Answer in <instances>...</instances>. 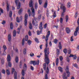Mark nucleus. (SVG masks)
Instances as JSON below:
<instances>
[{"label": "nucleus", "mask_w": 79, "mask_h": 79, "mask_svg": "<svg viewBox=\"0 0 79 79\" xmlns=\"http://www.w3.org/2000/svg\"><path fill=\"white\" fill-rule=\"evenodd\" d=\"M50 35V31H49L47 33V35H46L45 38L46 40V48L44 49V52L45 53L44 60L46 63H50V60L49 59V58H48V55L50 53L49 48L47 49L48 47V38L49 37V35Z\"/></svg>", "instance_id": "obj_1"}, {"label": "nucleus", "mask_w": 79, "mask_h": 79, "mask_svg": "<svg viewBox=\"0 0 79 79\" xmlns=\"http://www.w3.org/2000/svg\"><path fill=\"white\" fill-rule=\"evenodd\" d=\"M29 6L30 7H31V10L32 13L31 15L32 16H34V15H35V10L33 7V2H32V1H30Z\"/></svg>", "instance_id": "obj_2"}, {"label": "nucleus", "mask_w": 79, "mask_h": 79, "mask_svg": "<svg viewBox=\"0 0 79 79\" xmlns=\"http://www.w3.org/2000/svg\"><path fill=\"white\" fill-rule=\"evenodd\" d=\"M60 9L62 10L63 12L61 14V16L62 17H64V13L66 12V9L65 7V6H64L63 4H62L60 6Z\"/></svg>", "instance_id": "obj_3"}, {"label": "nucleus", "mask_w": 79, "mask_h": 79, "mask_svg": "<svg viewBox=\"0 0 79 79\" xmlns=\"http://www.w3.org/2000/svg\"><path fill=\"white\" fill-rule=\"evenodd\" d=\"M28 18V15L27 14H26L25 15V20L24 21V24L25 26H26L27 25V19Z\"/></svg>", "instance_id": "obj_4"}, {"label": "nucleus", "mask_w": 79, "mask_h": 79, "mask_svg": "<svg viewBox=\"0 0 79 79\" xmlns=\"http://www.w3.org/2000/svg\"><path fill=\"white\" fill-rule=\"evenodd\" d=\"M65 71H66V73L67 74V77H69L71 75V74L70 73V72H69V68H68V67H66Z\"/></svg>", "instance_id": "obj_5"}, {"label": "nucleus", "mask_w": 79, "mask_h": 79, "mask_svg": "<svg viewBox=\"0 0 79 79\" xmlns=\"http://www.w3.org/2000/svg\"><path fill=\"white\" fill-rule=\"evenodd\" d=\"M49 71V69H48V67L47 68L46 73H45V79H48V76L47 75V74H48Z\"/></svg>", "instance_id": "obj_6"}, {"label": "nucleus", "mask_w": 79, "mask_h": 79, "mask_svg": "<svg viewBox=\"0 0 79 79\" xmlns=\"http://www.w3.org/2000/svg\"><path fill=\"white\" fill-rule=\"evenodd\" d=\"M39 28L40 29V33H42V30L43 29V27H42V22H41L40 23L39 27Z\"/></svg>", "instance_id": "obj_7"}, {"label": "nucleus", "mask_w": 79, "mask_h": 79, "mask_svg": "<svg viewBox=\"0 0 79 79\" xmlns=\"http://www.w3.org/2000/svg\"><path fill=\"white\" fill-rule=\"evenodd\" d=\"M79 27H77L76 29V31L74 32V36H77V32H78V31H79Z\"/></svg>", "instance_id": "obj_8"}, {"label": "nucleus", "mask_w": 79, "mask_h": 79, "mask_svg": "<svg viewBox=\"0 0 79 79\" xmlns=\"http://www.w3.org/2000/svg\"><path fill=\"white\" fill-rule=\"evenodd\" d=\"M74 56V55H73V54H70V56H67V60L68 62H69L70 60L69 58L68 57H73Z\"/></svg>", "instance_id": "obj_9"}, {"label": "nucleus", "mask_w": 79, "mask_h": 79, "mask_svg": "<svg viewBox=\"0 0 79 79\" xmlns=\"http://www.w3.org/2000/svg\"><path fill=\"white\" fill-rule=\"evenodd\" d=\"M33 65H39V60H38L37 61H33Z\"/></svg>", "instance_id": "obj_10"}, {"label": "nucleus", "mask_w": 79, "mask_h": 79, "mask_svg": "<svg viewBox=\"0 0 79 79\" xmlns=\"http://www.w3.org/2000/svg\"><path fill=\"white\" fill-rule=\"evenodd\" d=\"M7 61H8V62H9L10 61H11V56H10V55L9 54L7 56Z\"/></svg>", "instance_id": "obj_11"}, {"label": "nucleus", "mask_w": 79, "mask_h": 79, "mask_svg": "<svg viewBox=\"0 0 79 79\" xmlns=\"http://www.w3.org/2000/svg\"><path fill=\"white\" fill-rule=\"evenodd\" d=\"M8 40L9 42H11V35L9 34L8 35Z\"/></svg>", "instance_id": "obj_12"}, {"label": "nucleus", "mask_w": 79, "mask_h": 79, "mask_svg": "<svg viewBox=\"0 0 79 79\" xmlns=\"http://www.w3.org/2000/svg\"><path fill=\"white\" fill-rule=\"evenodd\" d=\"M66 31L67 34H69L70 33V29L69 27H67L66 28Z\"/></svg>", "instance_id": "obj_13"}, {"label": "nucleus", "mask_w": 79, "mask_h": 79, "mask_svg": "<svg viewBox=\"0 0 79 79\" xmlns=\"http://www.w3.org/2000/svg\"><path fill=\"white\" fill-rule=\"evenodd\" d=\"M14 78L15 79H17V73L15 72L14 73Z\"/></svg>", "instance_id": "obj_14"}, {"label": "nucleus", "mask_w": 79, "mask_h": 79, "mask_svg": "<svg viewBox=\"0 0 79 79\" xmlns=\"http://www.w3.org/2000/svg\"><path fill=\"white\" fill-rule=\"evenodd\" d=\"M63 78L64 79H67V77H66V73H64L63 75Z\"/></svg>", "instance_id": "obj_15"}, {"label": "nucleus", "mask_w": 79, "mask_h": 79, "mask_svg": "<svg viewBox=\"0 0 79 79\" xmlns=\"http://www.w3.org/2000/svg\"><path fill=\"white\" fill-rule=\"evenodd\" d=\"M1 63L2 64H4V63H5V60H4V58L3 57L1 59Z\"/></svg>", "instance_id": "obj_16"}, {"label": "nucleus", "mask_w": 79, "mask_h": 79, "mask_svg": "<svg viewBox=\"0 0 79 79\" xmlns=\"http://www.w3.org/2000/svg\"><path fill=\"white\" fill-rule=\"evenodd\" d=\"M59 49L60 50H61V48H62V46H61V42H60L59 43Z\"/></svg>", "instance_id": "obj_17"}, {"label": "nucleus", "mask_w": 79, "mask_h": 79, "mask_svg": "<svg viewBox=\"0 0 79 79\" xmlns=\"http://www.w3.org/2000/svg\"><path fill=\"white\" fill-rule=\"evenodd\" d=\"M21 7V3L19 2H18V6L17 7V9H19Z\"/></svg>", "instance_id": "obj_18"}, {"label": "nucleus", "mask_w": 79, "mask_h": 79, "mask_svg": "<svg viewBox=\"0 0 79 79\" xmlns=\"http://www.w3.org/2000/svg\"><path fill=\"white\" fill-rule=\"evenodd\" d=\"M47 5H48V3H47V2L46 1L44 5V7L45 8H47Z\"/></svg>", "instance_id": "obj_19"}, {"label": "nucleus", "mask_w": 79, "mask_h": 79, "mask_svg": "<svg viewBox=\"0 0 79 79\" xmlns=\"http://www.w3.org/2000/svg\"><path fill=\"white\" fill-rule=\"evenodd\" d=\"M10 27L11 29H13V23H11L10 24Z\"/></svg>", "instance_id": "obj_20"}, {"label": "nucleus", "mask_w": 79, "mask_h": 79, "mask_svg": "<svg viewBox=\"0 0 79 79\" xmlns=\"http://www.w3.org/2000/svg\"><path fill=\"white\" fill-rule=\"evenodd\" d=\"M16 31L14 30L13 32V36L14 37H16Z\"/></svg>", "instance_id": "obj_21"}, {"label": "nucleus", "mask_w": 79, "mask_h": 79, "mask_svg": "<svg viewBox=\"0 0 79 79\" xmlns=\"http://www.w3.org/2000/svg\"><path fill=\"white\" fill-rule=\"evenodd\" d=\"M18 61H19V58H18V57L16 56L15 57V62L16 63H18Z\"/></svg>", "instance_id": "obj_22"}, {"label": "nucleus", "mask_w": 79, "mask_h": 79, "mask_svg": "<svg viewBox=\"0 0 79 79\" xmlns=\"http://www.w3.org/2000/svg\"><path fill=\"white\" fill-rule=\"evenodd\" d=\"M52 16L54 18L56 17V11H54V14L53 15H52Z\"/></svg>", "instance_id": "obj_23"}, {"label": "nucleus", "mask_w": 79, "mask_h": 79, "mask_svg": "<svg viewBox=\"0 0 79 79\" xmlns=\"http://www.w3.org/2000/svg\"><path fill=\"white\" fill-rule=\"evenodd\" d=\"M22 75L23 76H24L25 75V72H24V70H22Z\"/></svg>", "instance_id": "obj_24"}, {"label": "nucleus", "mask_w": 79, "mask_h": 79, "mask_svg": "<svg viewBox=\"0 0 79 79\" xmlns=\"http://www.w3.org/2000/svg\"><path fill=\"white\" fill-rule=\"evenodd\" d=\"M9 10H10V8L9 7V5L8 4V3H7V11H9Z\"/></svg>", "instance_id": "obj_25"}, {"label": "nucleus", "mask_w": 79, "mask_h": 79, "mask_svg": "<svg viewBox=\"0 0 79 79\" xmlns=\"http://www.w3.org/2000/svg\"><path fill=\"white\" fill-rule=\"evenodd\" d=\"M28 13L29 15V16H31V10L29 9L28 10Z\"/></svg>", "instance_id": "obj_26"}, {"label": "nucleus", "mask_w": 79, "mask_h": 79, "mask_svg": "<svg viewBox=\"0 0 79 79\" xmlns=\"http://www.w3.org/2000/svg\"><path fill=\"white\" fill-rule=\"evenodd\" d=\"M58 58H57L56 61V66H58Z\"/></svg>", "instance_id": "obj_27"}, {"label": "nucleus", "mask_w": 79, "mask_h": 79, "mask_svg": "<svg viewBox=\"0 0 79 79\" xmlns=\"http://www.w3.org/2000/svg\"><path fill=\"white\" fill-rule=\"evenodd\" d=\"M23 11V8H21L19 11V14L21 15V12Z\"/></svg>", "instance_id": "obj_28"}, {"label": "nucleus", "mask_w": 79, "mask_h": 79, "mask_svg": "<svg viewBox=\"0 0 79 79\" xmlns=\"http://www.w3.org/2000/svg\"><path fill=\"white\" fill-rule=\"evenodd\" d=\"M66 22L67 23L68 22V20L69 19V17H68V16L67 15L65 17Z\"/></svg>", "instance_id": "obj_29"}, {"label": "nucleus", "mask_w": 79, "mask_h": 79, "mask_svg": "<svg viewBox=\"0 0 79 79\" xmlns=\"http://www.w3.org/2000/svg\"><path fill=\"white\" fill-rule=\"evenodd\" d=\"M58 69L60 72H63V68H61V67H59L58 68Z\"/></svg>", "instance_id": "obj_30"}, {"label": "nucleus", "mask_w": 79, "mask_h": 79, "mask_svg": "<svg viewBox=\"0 0 79 79\" xmlns=\"http://www.w3.org/2000/svg\"><path fill=\"white\" fill-rule=\"evenodd\" d=\"M43 69L44 70H46V63L44 64L43 65Z\"/></svg>", "instance_id": "obj_31"}, {"label": "nucleus", "mask_w": 79, "mask_h": 79, "mask_svg": "<svg viewBox=\"0 0 79 79\" xmlns=\"http://www.w3.org/2000/svg\"><path fill=\"white\" fill-rule=\"evenodd\" d=\"M63 52L65 54H66L67 53H68V50H67V49H65L64 50H63Z\"/></svg>", "instance_id": "obj_32"}, {"label": "nucleus", "mask_w": 79, "mask_h": 79, "mask_svg": "<svg viewBox=\"0 0 79 79\" xmlns=\"http://www.w3.org/2000/svg\"><path fill=\"white\" fill-rule=\"evenodd\" d=\"M70 6H71V3L70 2H69L68 3L67 7L68 8H70Z\"/></svg>", "instance_id": "obj_33"}, {"label": "nucleus", "mask_w": 79, "mask_h": 79, "mask_svg": "<svg viewBox=\"0 0 79 79\" xmlns=\"http://www.w3.org/2000/svg\"><path fill=\"white\" fill-rule=\"evenodd\" d=\"M63 18H60V23L62 24L63 23Z\"/></svg>", "instance_id": "obj_34"}, {"label": "nucleus", "mask_w": 79, "mask_h": 79, "mask_svg": "<svg viewBox=\"0 0 79 79\" xmlns=\"http://www.w3.org/2000/svg\"><path fill=\"white\" fill-rule=\"evenodd\" d=\"M29 28H30V29H32V26L31 23H30L29 24Z\"/></svg>", "instance_id": "obj_35"}, {"label": "nucleus", "mask_w": 79, "mask_h": 79, "mask_svg": "<svg viewBox=\"0 0 79 79\" xmlns=\"http://www.w3.org/2000/svg\"><path fill=\"white\" fill-rule=\"evenodd\" d=\"M27 52V50H26V49H24L23 50V53L24 55H25L26 53V52Z\"/></svg>", "instance_id": "obj_36"}, {"label": "nucleus", "mask_w": 79, "mask_h": 79, "mask_svg": "<svg viewBox=\"0 0 79 79\" xmlns=\"http://www.w3.org/2000/svg\"><path fill=\"white\" fill-rule=\"evenodd\" d=\"M35 41H36L37 43H39V40L37 38H35Z\"/></svg>", "instance_id": "obj_37"}, {"label": "nucleus", "mask_w": 79, "mask_h": 79, "mask_svg": "<svg viewBox=\"0 0 79 79\" xmlns=\"http://www.w3.org/2000/svg\"><path fill=\"white\" fill-rule=\"evenodd\" d=\"M25 41V40H24V38L22 41V44L23 45H24V42Z\"/></svg>", "instance_id": "obj_38"}, {"label": "nucleus", "mask_w": 79, "mask_h": 79, "mask_svg": "<svg viewBox=\"0 0 79 79\" xmlns=\"http://www.w3.org/2000/svg\"><path fill=\"white\" fill-rule=\"evenodd\" d=\"M35 9H37L38 8V5H37V2H36L35 5Z\"/></svg>", "instance_id": "obj_39"}, {"label": "nucleus", "mask_w": 79, "mask_h": 79, "mask_svg": "<svg viewBox=\"0 0 79 79\" xmlns=\"http://www.w3.org/2000/svg\"><path fill=\"white\" fill-rule=\"evenodd\" d=\"M6 73L7 75H9L10 73V71L8 70H7L6 71Z\"/></svg>", "instance_id": "obj_40"}, {"label": "nucleus", "mask_w": 79, "mask_h": 79, "mask_svg": "<svg viewBox=\"0 0 79 79\" xmlns=\"http://www.w3.org/2000/svg\"><path fill=\"white\" fill-rule=\"evenodd\" d=\"M3 48H4V50H6L7 49L6 46L5 45H4L3 46Z\"/></svg>", "instance_id": "obj_41"}, {"label": "nucleus", "mask_w": 79, "mask_h": 79, "mask_svg": "<svg viewBox=\"0 0 79 79\" xmlns=\"http://www.w3.org/2000/svg\"><path fill=\"white\" fill-rule=\"evenodd\" d=\"M17 32L19 34L20 33V28H18Z\"/></svg>", "instance_id": "obj_42"}, {"label": "nucleus", "mask_w": 79, "mask_h": 79, "mask_svg": "<svg viewBox=\"0 0 79 79\" xmlns=\"http://www.w3.org/2000/svg\"><path fill=\"white\" fill-rule=\"evenodd\" d=\"M20 20H19V18L17 17L16 18V21L18 23H19Z\"/></svg>", "instance_id": "obj_43"}, {"label": "nucleus", "mask_w": 79, "mask_h": 79, "mask_svg": "<svg viewBox=\"0 0 79 79\" xmlns=\"http://www.w3.org/2000/svg\"><path fill=\"white\" fill-rule=\"evenodd\" d=\"M28 36L27 35L25 36V41H27L28 40Z\"/></svg>", "instance_id": "obj_44"}, {"label": "nucleus", "mask_w": 79, "mask_h": 79, "mask_svg": "<svg viewBox=\"0 0 79 79\" xmlns=\"http://www.w3.org/2000/svg\"><path fill=\"white\" fill-rule=\"evenodd\" d=\"M56 53L57 55H59V54H60V50L59 49H57Z\"/></svg>", "instance_id": "obj_45"}, {"label": "nucleus", "mask_w": 79, "mask_h": 79, "mask_svg": "<svg viewBox=\"0 0 79 79\" xmlns=\"http://www.w3.org/2000/svg\"><path fill=\"white\" fill-rule=\"evenodd\" d=\"M41 19V15H39L38 17V20H40Z\"/></svg>", "instance_id": "obj_46"}, {"label": "nucleus", "mask_w": 79, "mask_h": 79, "mask_svg": "<svg viewBox=\"0 0 79 79\" xmlns=\"http://www.w3.org/2000/svg\"><path fill=\"white\" fill-rule=\"evenodd\" d=\"M40 5H41L42 3V0H39Z\"/></svg>", "instance_id": "obj_47"}, {"label": "nucleus", "mask_w": 79, "mask_h": 79, "mask_svg": "<svg viewBox=\"0 0 79 79\" xmlns=\"http://www.w3.org/2000/svg\"><path fill=\"white\" fill-rule=\"evenodd\" d=\"M27 43H28V45H31V41L30 40H28L27 42Z\"/></svg>", "instance_id": "obj_48"}, {"label": "nucleus", "mask_w": 79, "mask_h": 79, "mask_svg": "<svg viewBox=\"0 0 79 79\" xmlns=\"http://www.w3.org/2000/svg\"><path fill=\"white\" fill-rule=\"evenodd\" d=\"M58 42V40L56 39H55L54 40V42L55 44H57Z\"/></svg>", "instance_id": "obj_49"}, {"label": "nucleus", "mask_w": 79, "mask_h": 79, "mask_svg": "<svg viewBox=\"0 0 79 79\" xmlns=\"http://www.w3.org/2000/svg\"><path fill=\"white\" fill-rule=\"evenodd\" d=\"M21 0V1H22V0ZM19 1V0H15V2L16 5H18V1Z\"/></svg>", "instance_id": "obj_50"}, {"label": "nucleus", "mask_w": 79, "mask_h": 79, "mask_svg": "<svg viewBox=\"0 0 79 79\" xmlns=\"http://www.w3.org/2000/svg\"><path fill=\"white\" fill-rule=\"evenodd\" d=\"M12 16V11H10L9 13V16L10 17H11Z\"/></svg>", "instance_id": "obj_51"}, {"label": "nucleus", "mask_w": 79, "mask_h": 79, "mask_svg": "<svg viewBox=\"0 0 79 79\" xmlns=\"http://www.w3.org/2000/svg\"><path fill=\"white\" fill-rule=\"evenodd\" d=\"M5 69H2V73H3V74H5Z\"/></svg>", "instance_id": "obj_52"}, {"label": "nucleus", "mask_w": 79, "mask_h": 79, "mask_svg": "<svg viewBox=\"0 0 79 79\" xmlns=\"http://www.w3.org/2000/svg\"><path fill=\"white\" fill-rule=\"evenodd\" d=\"M24 69H27V65H26V64H24Z\"/></svg>", "instance_id": "obj_53"}, {"label": "nucleus", "mask_w": 79, "mask_h": 79, "mask_svg": "<svg viewBox=\"0 0 79 79\" xmlns=\"http://www.w3.org/2000/svg\"><path fill=\"white\" fill-rule=\"evenodd\" d=\"M59 58L61 61H62L63 60V56H60V57Z\"/></svg>", "instance_id": "obj_54"}, {"label": "nucleus", "mask_w": 79, "mask_h": 79, "mask_svg": "<svg viewBox=\"0 0 79 79\" xmlns=\"http://www.w3.org/2000/svg\"><path fill=\"white\" fill-rule=\"evenodd\" d=\"M8 66L9 67H11V63L10 62H8Z\"/></svg>", "instance_id": "obj_55"}, {"label": "nucleus", "mask_w": 79, "mask_h": 79, "mask_svg": "<svg viewBox=\"0 0 79 79\" xmlns=\"http://www.w3.org/2000/svg\"><path fill=\"white\" fill-rule=\"evenodd\" d=\"M15 69L13 68L12 69V73L13 74V73H14V72H15Z\"/></svg>", "instance_id": "obj_56"}, {"label": "nucleus", "mask_w": 79, "mask_h": 79, "mask_svg": "<svg viewBox=\"0 0 79 79\" xmlns=\"http://www.w3.org/2000/svg\"><path fill=\"white\" fill-rule=\"evenodd\" d=\"M47 23H46L44 25V28L46 29L47 27Z\"/></svg>", "instance_id": "obj_57"}, {"label": "nucleus", "mask_w": 79, "mask_h": 79, "mask_svg": "<svg viewBox=\"0 0 79 79\" xmlns=\"http://www.w3.org/2000/svg\"><path fill=\"white\" fill-rule=\"evenodd\" d=\"M30 56H31V57L33 56H34V54L32 53H31L30 55Z\"/></svg>", "instance_id": "obj_58"}, {"label": "nucleus", "mask_w": 79, "mask_h": 79, "mask_svg": "<svg viewBox=\"0 0 79 79\" xmlns=\"http://www.w3.org/2000/svg\"><path fill=\"white\" fill-rule=\"evenodd\" d=\"M0 11L2 13H3V10L2 9L0 8Z\"/></svg>", "instance_id": "obj_59"}, {"label": "nucleus", "mask_w": 79, "mask_h": 79, "mask_svg": "<svg viewBox=\"0 0 79 79\" xmlns=\"http://www.w3.org/2000/svg\"><path fill=\"white\" fill-rule=\"evenodd\" d=\"M78 13L77 12H76L75 15V18H77V17Z\"/></svg>", "instance_id": "obj_60"}, {"label": "nucleus", "mask_w": 79, "mask_h": 79, "mask_svg": "<svg viewBox=\"0 0 79 79\" xmlns=\"http://www.w3.org/2000/svg\"><path fill=\"white\" fill-rule=\"evenodd\" d=\"M28 35L30 36H31V31H29V32H28Z\"/></svg>", "instance_id": "obj_61"}, {"label": "nucleus", "mask_w": 79, "mask_h": 79, "mask_svg": "<svg viewBox=\"0 0 79 79\" xmlns=\"http://www.w3.org/2000/svg\"><path fill=\"white\" fill-rule=\"evenodd\" d=\"M77 58V56H76V55H75L73 57V60H76Z\"/></svg>", "instance_id": "obj_62"}, {"label": "nucleus", "mask_w": 79, "mask_h": 79, "mask_svg": "<svg viewBox=\"0 0 79 79\" xmlns=\"http://www.w3.org/2000/svg\"><path fill=\"white\" fill-rule=\"evenodd\" d=\"M71 49H69L68 50L69 54H71Z\"/></svg>", "instance_id": "obj_63"}, {"label": "nucleus", "mask_w": 79, "mask_h": 79, "mask_svg": "<svg viewBox=\"0 0 79 79\" xmlns=\"http://www.w3.org/2000/svg\"><path fill=\"white\" fill-rule=\"evenodd\" d=\"M40 33H40V32L39 31H37V34L38 35H40Z\"/></svg>", "instance_id": "obj_64"}]
</instances>
